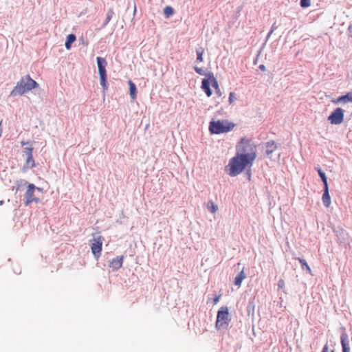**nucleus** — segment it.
<instances>
[{
	"instance_id": "473e14b6",
	"label": "nucleus",
	"mask_w": 352,
	"mask_h": 352,
	"mask_svg": "<svg viewBox=\"0 0 352 352\" xmlns=\"http://www.w3.org/2000/svg\"><path fill=\"white\" fill-rule=\"evenodd\" d=\"M236 100V95L234 92H230L229 95V102L232 104Z\"/></svg>"
},
{
	"instance_id": "7ed1b4c3",
	"label": "nucleus",
	"mask_w": 352,
	"mask_h": 352,
	"mask_svg": "<svg viewBox=\"0 0 352 352\" xmlns=\"http://www.w3.org/2000/svg\"><path fill=\"white\" fill-rule=\"evenodd\" d=\"M38 83L29 75L23 77L10 92V96H21L38 87Z\"/></svg>"
},
{
	"instance_id": "6e6552de",
	"label": "nucleus",
	"mask_w": 352,
	"mask_h": 352,
	"mask_svg": "<svg viewBox=\"0 0 352 352\" xmlns=\"http://www.w3.org/2000/svg\"><path fill=\"white\" fill-rule=\"evenodd\" d=\"M344 119V111L341 108H336L328 117V120L332 124H340Z\"/></svg>"
},
{
	"instance_id": "aec40b11",
	"label": "nucleus",
	"mask_w": 352,
	"mask_h": 352,
	"mask_svg": "<svg viewBox=\"0 0 352 352\" xmlns=\"http://www.w3.org/2000/svg\"><path fill=\"white\" fill-rule=\"evenodd\" d=\"M207 77H208L209 81L211 80L212 86L215 89H219L218 82H217V79L214 77L213 74L212 72L208 73Z\"/></svg>"
},
{
	"instance_id": "9b49d317",
	"label": "nucleus",
	"mask_w": 352,
	"mask_h": 352,
	"mask_svg": "<svg viewBox=\"0 0 352 352\" xmlns=\"http://www.w3.org/2000/svg\"><path fill=\"white\" fill-rule=\"evenodd\" d=\"M340 342L342 348V352H350L349 336L346 333H342Z\"/></svg>"
},
{
	"instance_id": "bb28decb",
	"label": "nucleus",
	"mask_w": 352,
	"mask_h": 352,
	"mask_svg": "<svg viewBox=\"0 0 352 352\" xmlns=\"http://www.w3.org/2000/svg\"><path fill=\"white\" fill-rule=\"evenodd\" d=\"M208 208L212 213L216 212L218 210L217 205L214 204L212 201H209L208 203Z\"/></svg>"
},
{
	"instance_id": "f8f14e48",
	"label": "nucleus",
	"mask_w": 352,
	"mask_h": 352,
	"mask_svg": "<svg viewBox=\"0 0 352 352\" xmlns=\"http://www.w3.org/2000/svg\"><path fill=\"white\" fill-rule=\"evenodd\" d=\"M91 251L95 257L98 258L100 256L102 251V242L98 241L92 243Z\"/></svg>"
},
{
	"instance_id": "c9c22d12",
	"label": "nucleus",
	"mask_w": 352,
	"mask_h": 352,
	"mask_svg": "<svg viewBox=\"0 0 352 352\" xmlns=\"http://www.w3.org/2000/svg\"><path fill=\"white\" fill-rule=\"evenodd\" d=\"M220 295L216 296L213 300L214 304H217L220 300Z\"/></svg>"
},
{
	"instance_id": "7c9ffc66",
	"label": "nucleus",
	"mask_w": 352,
	"mask_h": 352,
	"mask_svg": "<svg viewBox=\"0 0 352 352\" xmlns=\"http://www.w3.org/2000/svg\"><path fill=\"white\" fill-rule=\"evenodd\" d=\"M310 6V0H300V6L307 8Z\"/></svg>"
},
{
	"instance_id": "20e7f679",
	"label": "nucleus",
	"mask_w": 352,
	"mask_h": 352,
	"mask_svg": "<svg viewBox=\"0 0 352 352\" xmlns=\"http://www.w3.org/2000/svg\"><path fill=\"white\" fill-rule=\"evenodd\" d=\"M234 124L227 120L211 121L209 125V130L212 134H220L227 133L233 129Z\"/></svg>"
},
{
	"instance_id": "5701e85b",
	"label": "nucleus",
	"mask_w": 352,
	"mask_h": 352,
	"mask_svg": "<svg viewBox=\"0 0 352 352\" xmlns=\"http://www.w3.org/2000/svg\"><path fill=\"white\" fill-rule=\"evenodd\" d=\"M113 14H114V12H113V9L111 8L108 10L105 21L104 22V23L102 25L103 28L105 27L109 23V21H111V19L113 17Z\"/></svg>"
},
{
	"instance_id": "0eeeda50",
	"label": "nucleus",
	"mask_w": 352,
	"mask_h": 352,
	"mask_svg": "<svg viewBox=\"0 0 352 352\" xmlns=\"http://www.w3.org/2000/svg\"><path fill=\"white\" fill-rule=\"evenodd\" d=\"M338 242L344 246H350V236L349 234L342 228H338L334 230Z\"/></svg>"
},
{
	"instance_id": "393cba45",
	"label": "nucleus",
	"mask_w": 352,
	"mask_h": 352,
	"mask_svg": "<svg viewBox=\"0 0 352 352\" xmlns=\"http://www.w3.org/2000/svg\"><path fill=\"white\" fill-rule=\"evenodd\" d=\"M174 13V10L170 6H166L164 9V14L166 17H169L170 16L173 15Z\"/></svg>"
},
{
	"instance_id": "423d86ee",
	"label": "nucleus",
	"mask_w": 352,
	"mask_h": 352,
	"mask_svg": "<svg viewBox=\"0 0 352 352\" xmlns=\"http://www.w3.org/2000/svg\"><path fill=\"white\" fill-rule=\"evenodd\" d=\"M37 190L38 191H41L42 189L40 188H36L34 184H30L28 186L27 191L25 194V205L28 206L32 202L38 203L39 201V199L34 197V191Z\"/></svg>"
},
{
	"instance_id": "ea45409f",
	"label": "nucleus",
	"mask_w": 352,
	"mask_h": 352,
	"mask_svg": "<svg viewBox=\"0 0 352 352\" xmlns=\"http://www.w3.org/2000/svg\"><path fill=\"white\" fill-rule=\"evenodd\" d=\"M2 131H3V129H2V120H1L0 122V137L1 136Z\"/></svg>"
},
{
	"instance_id": "c85d7f7f",
	"label": "nucleus",
	"mask_w": 352,
	"mask_h": 352,
	"mask_svg": "<svg viewBox=\"0 0 352 352\" xmlns=\"http://www.w3.org/2000/svg\"><path fill=\"white\" fill-rule=\"evenodd\" d=\"M26 163L28 165H30L32 168L35 166V163H34V160L33 159V155L27 156Z\"/></svg>"
},
{
	"instance_id": "58836bf2",
	"label": "nucleus",
	"mask_w": 352,
	"mask_h": 352,
	"mask_svg": "<svg viewBox=\"0 0 352 352\" xmlns=\"http://www.w3.org/2000/svg\"><path fill=\"white\" fill-rule=\"evenodd\" d=\"M273 33V32L272 30H270L267 35V37H266V41L269 39V38L270 37L271 34Z\"/></svg>"
},
{
	"instance_id": "a19ab883",
	"label": "nucleus",
	"mask_w": 352,
	"mask_h": 352,
	"mask_svg": "<svg viewBox=\"0 0 352 352\" xmlns=\"http://www.w3.org/2000/svg\"><path fill=\"white\" fill-rule=\"evenodd\" d=\"M216 90V94L218 95V96H221V93L220 91V89H215Z\"/></svg>"
},
{
	"instance_id": "a878e982",
	"label": "nucleus",
	"mask_w": 352,
	"mask_h": 352,
	"mask_svg": "<svg viewBox=\"0 0 352 352\" xmlns=\"http://www.w3.org/2000/svg\"><path fill=\"white\" fill-rule=\"evenodd\" d=\"M196 54H197V60L199 62L203 61V54H204V49L201 47H199L196 50Z\"/></svg>"
},
{
	"instance_id": "79ce46f5",
	"label": "nucleus",
	"mask_w": 352,
	"mask_h": 352,
	"mask_svg": "<svg viewBox=\"0 0 352 352\" xmlns=\"http://www.w3.org/2000/svg\"><path fill=\"white\" fill-rule=\"evenodd\" d=\"M30 144V143H29L28 142H21V144H22V145H25V144Z\"/></svg>"
},
{
	"instance_id": "2f4dec72",
	"label": "nucleus",
	"mask_w": 352,
	"mask_h": 352,
	"mask_svg": "<svg viewBox=\"0 0 352 352\" xmlns=\"http://www.w3.org/2000/svg\"><path fill=\"white\" fill-rule=\"evenodd\" d=\"M32 147H26L24 149V153L26 155V156H32Z\"/></svg>"
},
{
	"instance_id": "2eb2a0df",
	"label": "nucleus",
	"mask_w": 352,
	"mask_h": 352,
	"mask_svg": "<svg viewBox=\"0 0 352 352\" xmlns=\"http://www.w3.org/2000/svg\"><path fill=\"white\" fill-rule=\"evenodd\" d=\"M277 146L274 141H269L265 143V153L267 155H271Z\"/></svg>"
},
{
	"instance_id": "4468645a",
	"label": "nucleus",
	"mask_w": 352,
	"mask_h": 352,
	"mask_svg": "<svg viewBox=\"0 0 352 352\" xmlns=\"http://www.w3.org/2000/svg\"><path fill=\"white\" fill-rule=\"evenodd\" d=\"M201 89L204 91L207 96L210 97L212 95V92L210 88V81L208 78L203 79L201 82Z\"/></svg>"
},
{
	"instance_id": "ddd939ff",
	"label": "nucleus",
	"mask_w": 352,
	"mask_h": 352,
	"mask_svg": "<svg viewBox=\"0 0 352 352\" xmlns=\"http://www.w3.org/2000/svg\"><path fill=\"white\" fill-rule=\"evenodd\" d=\"M323 204L325 207H329L331 204V198L329 193V187H324V192L322 197Z\"/></svg>"
},
{
	"instance_id": "c03bdc74",
	"label": "nucleus",
	"mask_w": 352,
	"mask_h": 352,
	"mask_svg": "<svg viewBox=\"0 0 352 352\" xmlns=\"http://www.w3.org/2000/svg\"><path fill=\"white\" fill-rule=\"evenodd\" d=\"M135 12H136V6H135H135H134V14L135 13Z\"/></svg>"
},
{
	"instance_id": "1a4fd4ad",
	"label": "nucleus",
	"mask_w": 352,
	"mask_h": 352,
	"mask_svg": "<svg viewBox=\"0 0 352 352\" xmlns=\"http://www.w3.org/2000/svg\"><path fill=\"white\" fill-rule=\"evenodd\" d=\"M98 72L100 76H107L106 67L107 62L104 58L98 56L96 58Z\"/></svg>"
},
{
	"instance_id": "dca6fc26",
	"label": "nucleus",
	"mask_w": 352,
	"mask_h": 352,
	"mask_svg": "<svg viewBox=\"0 0 352 352\" xmlns=\"http://www.w3.org/2000/svg\"><path fill=\"white\" fill-rule=\"evenodd\" d=\"M336 102L339 103H347L352 102V92H349L346 94L340 96Z\"/></svg>"
},
{
	"instance_id": "cd10ccee",
	"label": "nucleus",
	"mask_w": 352,
	"mask_h": 352,
	"mask_svg": "<svg viewBox=\"0 0 352 352\" xmlns=\"http://www.w3.org/2000/svg\"><path fill=\"white\" fill-rule=\"evenodd\" d=\"M100 85L102 87L103 89L105 90L107 89V76H100Z\"/></svg>"
},
{
	"instance_id": "a211bd4d",
	"label": "nucleus",
	"mask_w": 352,
	"mask_h": 352,
	"mask_svg": "<svg viewBox=\"0 0 352 352\" xmlns=\"http://www.w3.org/2000/svg\"><path fill=\"white\" fill-rule=\"evenodd\" d=\"M246 278L245 274H244L243 270H242L240 273L235 277L234 284L240 287L242 281Z\"/></svg>"
},
{
	"instance_id": "6ab92c4d",
	"label": "nucleus",
	"mask_w": 352,
	"mask_h": 352,
	"mask_svg": "<svg viewBox=\"0 0 352 352\" xmlns=\"http://www.w3.org/2000/svg\"><path fill=\"white\" fill-rule=\"evenodd\" d=\"M130 96L133 100L136 98L137 89L135 85L131 80L129 81Z\"/></svg>"
},
{
	"instance_id": "4be33fe9",
	"label": "nucleus",
	"mask_w": 352,
	"mask_h": 352,
	"mask_svg": "<svg viewBox=\"0 0 352 352\" xmlns=\"http://www.w3.org/2000/svg\"><path fill=\"white\" fill-rule=\"evenodd\" d=\"M318 173L322 182L324 184V187L328 186L327 179L325 173L320 168H318Z\"/></svg>"
},
{
	"instance_id": "412c9836",
	"label": "nucleus",
	"mask_w": 352,
	"mask_h": 352,
	"mask_svg": "<svg viewBox=\"0 0 352 352\" xmlns=\"http://www.w3.org/2000/svg\"><path fill=\"white\" fill-rule=\"evenodd\" d=\"M297 260L300 263L302 270H305L309 274L311 273V268L309 267L307 261L305 259L301 258H297Z\"/></svg>"
},
{
	"instance_id": "b1692460",
	"label": "nucleus",
	"mask_w": 352,
	"mask_h": 352,
	"mask_svg": "<svg viewBox=\"0 0 352 352\" xmlns=\"http://www.w3.org/2000/svg\"><path fill=\"white\" fill-rule=\"evenodd\" d=\"M28 182L25 180L21 179L17 181L15 184V186H13V189H16V191H19L21 190V187L26 185Z\"/></svg>"
},
{
	"instance_id": "72a5a7b5",
	"label": "nucleus",
	"mask_w": 352,
	"mask_h": 352,
	"mask_svg": "<svg viewBox=\"0 0 352 352\" xmlns=\"http://www.w3.org/2000/svg\"><path fill=\"white\" fill-rule=\"evenodd\" d=\"M285 287V282L283 279H280L278 282V289H283Z\"/></svg>"
},
{
	"instance_id": "37998d69",
	"label": "nucleus",
	"mask_w": 352,
	"mask_h": 352,
	"mask_svg": "<svg viewBox=\"0 0 352 352\" xmlns=\"http://www.w3.org/2000/svg\"><path fill=\"white\" fill-rule=\"evenodd\" d=\"M3 204V200L0 201V206H1Z\"/></svg>"
},
{
	"instance_id": "c756f323",
	"label": "nucleus",
	"mask_w": 352,
	"mask_h": 352,
	"mask_svg": "<svg viewBox=\"0 0 352 352\" xmlns=\"http://www.w3.org/2000/svg\"><path fill=\"white\" fill-rule=\"evenodd\" d=\"M194 69L196 72V73H197L198 74L207 76L208 74H206L204 70L202 68L195 66V67H194Z\"/></svg>"
},
{
	"instance_id": "4c0bfd02",
	"label": "nucleus",
	"mask_w": 352,
	"mask_h": 352,
	"mask_svg": "<svg viewBox=\"0 0 352 352\" xmlns=\"http://www.w3.org/2000/svg\"><path fill=\"white\" fill-rule=\"evenodd\" d=\"M258 68L262 71H265V66L264 65H260Z\"/></svg>"
},
{
	"instance_id": "f03ea898",
	"label": "nucleus",
	"mask_w": 352,
	"mask_h": 352,
	"mask_svg": "<svg viewBox=\"0 0 352 352\" xmlns=\"http://www.w3.org/2000/svg\"><path fill=\"white\" fill-rule=\"evenodd\" d=\"M252 166V164L236 153L230 160L225 170L230 177H235L242 173L246 167L250 168Z\"/></svg>"
},
{
	"instance_id": "f704fd0d",
	"label": "nucleus",
	"mask_w": 352,
	"mask_h": 352,
	"mask_svg": "<svg viewBox=\"0 0 352 352\" xmlns=\"http://www.w3.org/2000/svg\"><path fill=\"white\" fill-rule=\"evenodd\" d=\"M322 352H329V348L327 344H325L322 348ZM331 352H335L334 351H331Z\"/></svg>"
},
{
	"instance_id": "f257e3e1",
	"label": "nucleus",
	"mask_w": 352,
	"mask_h": 352,
	"mask_svg": "<svg viewBox=\"0 0 352 352\" xmlns=\"http://www.w3.org/2000/svg\"><path fill=\"white\" fill-rule=\"evenodd\" d=\"M236 153L253 164L256 157L255 144L245 138H242L236 146Z\"/></svg>"
},
{
	"instance_id": "9d476101",
	"label": "nucleus",
	"mask_w": 352,
	"mask_h": 352,
	"mask_svg": "<svg viewBox=\"0 0 352 352\" xmlns=\"http://www.w3.org/2000/svg\"><path fill=\"white\" fill-rule=\"evenodd\" d=\"M123 260V256H116L110 261L109 266L112 269L113 271H117L122 267Z\"/></svg>"
},
{
	"instance_id": "f3484780",
	"label": "nucleus",
	"mask_w": 352,
	"mask_h": 352,
	"mask_svg": "<svg viewBox=\"0 0 352 352\" xmlns=\"http://www.w3.org/2000/svg\"><path fill=\"white\" fill-rule=\"evenodd\" d=\"M76 36L74 34H70L67 36V39L65 43V48L69 50L72 44L76 41Z\"/></svg>"
},
{
	"instance_id": "39448f33",
	"label": "nucleus",
	"mask_w": 352,
	"mask_h": 352,
	"mask_svg": "<svg viewBox=\"0 0 352 352\" xmlns=\"http://www.w3.org/2000/svg\"><path fill=\"white\" fill-rule=\"evenodd\" d=\"M231 321L228 308L226 306L221 307L217 312L215 327L218 330H226Z\"/></svg>"
},
{
	"instance_id": "e433bc0d",
	"label": "nucleus",
	"mask_w": 352,
	"mask_h": 352,
	"mask_svg": "<svg viewBox=\"0 0 352 352\" xmlns=\"http://www.w3.org/2000/svg\"><path fill=\"white\" fill-rule=\"evenodd\" d=\"M276 28H277V26H276V23H274L272 25V27H271V30H272V32H274L275 30H276Z\"/></svg>"
}]
</instances>
